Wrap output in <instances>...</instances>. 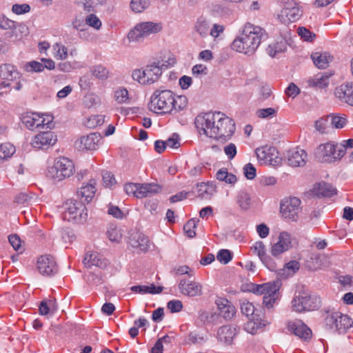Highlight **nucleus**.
<instances>
[{
    "mask_svg": "<svg viewBox=\"0 0 353 353\" xmlns=\"http://www.w3.org/2000/svg\"><path fill=\"white\" fill-rule=\"evenodd\" d=\"M163 29L161 22L143 21L137 23L128 33V38L130 41L139 42L151 35L160 32Z\"/></svg>",
    "mask_w": 353,
    "mask_h": 353,
    "instance_id": "nucleus-7",
    "label": "nucleus"
},
{
    "mask_svg": "<svg viewBox=\"0 0 353 353\" xmlns=\"http://www.w3.org/2000/svg\"><path fill=\"white\" fill-rule=\"evenodd\" d=\"M218 119L216 130H213V132H216V133L210 132V134L214 135V139L225 142L233 136L235 132V124L232 119L221 112ZM210 132L212 131L210 130Z\"/></svg>",
    "mask_w": 353,
    "mask_h": 353,
    "instance_id": "nucleus-11",
    "label": "nucleus"
},
{
    "mask_svg": "<svg viewBox=\"0 0 353 353\" xmlns=\"http://www.w3.org/2000/svg\"><path fill=\"white\" fill-rule=\"evenodd\" d=\"M288 164L292 167H303L307 161V154L301 148L290 150L287 154Z\"/></svg>",
    "mask_w": 353,
    "mask_h": 353,
    "instance_id": "nucleus-24",
    "label": "nucleus"
},
{
    "mask_svg": "<svg viewBox=\"0 0 353 353\" xmlns=\"http://www.w3.org/2000/svg\"><path fill=\"white\" fill-rule=\"evenodd\" d=\"M87 25L96 30H99L101 27V21L99 18L94 14H90L85 18Z\"/></svg>",
    "mask_w": 353,
    "mask_h": 353,
    "instance_id": "nucleus-54",
    "label": "nucleus"
},
{
    "mask_svg": "<svg viewBox=\"0 0 353 353\" xmlns=\"http://www.w3.org/2000/svg\"><path fill=\"white\" fill-rule=\"evenodd\" d=\"M114 99L120 104L125 103L129 100V93L125 88H118L114 91Z\"/></svg>",
    "mask_w": 353,
    "mask_h": 353,
    "instance_id": "nucleus-45",
    "label": "nucleus"
},
{
    "mask_svg": "<svg viewBox=\"0 0 353 353\" xmlns=\"http://www.w3.org/2000/svg\"><path fill=\"white\" fill-rule=\"evenodd\" d=\"M256 231L261 239L266 238L270 234V228L265 223H260L256 226Z\"/></svg>",
    "mask_w": 353,
    "mask_h": 353,
    "instance_id": "nucleus-62",
    "label": "nucleus"
},
{
    "mask_svg": "<svg viewBox=\"0 0 353 353\" xmlns=\"http://www.w3.org/2000/svg\"><path fill=\"white\" fill-rule=\"evenodd\" d=\"M92 74L97 79L105 80L109 76V72L106 68L101 65L93 67L91 70Z\"/></svg>",
    "mask_w": 353,
    "mask_h": 353,
    "instance_id": "nucleus-50",
    "label": "nucleus"
},
{
    "mask_svg": "<svg viewBox=\"0 0 353 353\" xmlns=\"http://www.w3.org/2000/svg\"><path fill=\"white\" fill-rule=\"evenodd\" d=\"M276 111L272 108L259 109L256 112V114L259 118H272L276 115Z\"/></svg>",
    "mask_w": 353,
    "mask_h": 353,
    "instance_id": "nucleus-57",
    "label": "nucleus"
},
{
    "mask_svg": "<svg viewBox=\"0 0 353 353\" xmlns=\"http://www.w3.org/2000/svg\"><path fill=\"white\" fill-rule=\"evenodd\" d=\"M37 267L43 276H50L58 272L57 263L53 256L50 255H43L38 258Z\"/></svg>",
    "mask_w": 353,
    "mask_h": 353,
    "instance_id": "nucleus-20",
    "label": "nucleus"
},
{
    "mask_svg": "<svg viewBox=\"0 0 353 353\" xmlns=\"http://www.w3.org/2000/svg\"><path fill=\"white\" fill-rule=\"evenodd\" d=\"M292 308L296 312H303L317 310L320 306V300L316 296L302 286L299 288L294 293L292 300Z\"/></svg>",
    "mask_w": 353,
    "mask_h": 353,
    "instance_id": "nucleus-3",
    "label": "nucleus"
},
{
    "mask_svg": "<svg viewBox=\"0 0 353 353\" xmlns=\"http://www.w3.org/2000/svg\"><path fill=\"white\" fill-rule=\"evenodd\" d=\"M167 307L171 312H178L182 310L183 304L179 300H172L168 303Z\"/></svg>",
    "mask_w": 353,
    "mask_h": 353,
    "instance_id": "nucleus-63",
    "label": "nucleus"
},
{
    "mask_svg": "<svg viewBox=\"0 0 353 353\" xmlns=\"http://www.w3.org/2000/svg\"><path fill=\"white\" fill-rule=\"evenodd\" d=\"M299 36L304 41L311 42L315 37L316 34L305 27H299L297 30Z\"/></svg>",
    "mask_w": 353,
    "mask_h": 353,
    "instance_id": "nucleus-53",
    "label": "nucleus"
},
{
    "mask_svg": "<svg viewBox=\"0 0 353 353\" xmlns=\"http://www.w3.org/2000/svg\"><path fill=\"white\" fill-rule=\"evenodd\" d=\"M0 76L4 79L13 81L19 77V73L14 65L6 63L1 65Z\"/></svg>",
    "mask_w": 353,
    "mask_h": 353,
    "instance_id": "nucleus-33",
    "label": "nucleus"
},
{
    "mask_svg": "<svg viewBox=\"0 0 353 353\" xmlns=\"http://www.w3.org/2000/svg\"><path fill=\"white\" fill-rule=\"evenodd\" d=\"M286 48L285 42H275L270 44L267 49V53L272 57H274L278 53L283 52Z\"/></svg>",
    "mask_w": 353,
    "mask_h": 353,
    "instance_id": "nucleus-43",
    "label": "nucleus"
},
{
    "mask_svg": "<svg viewBox=\"0 0 353 353\" xmlns=\"http://www.w3.org/2000/svg\"><path fill=\"white\" fill-rule=\"evenodd\" d=\"M288 329L296 336L305 340L312 336L311 330L301 320L289 322Z\"/></svg>",
    "mask_w": 353,
    "mask_h": 353,
    "instance_id": "nucleus-27",
    "label": "nucleus"
},
{
    "mask_svg": "<svg viewBox=\"0 0 353 353\" xmlns=\"http://www.w3.org/2000/svg\"><path fill=\"white\" fill-rule=\"evenodd\" d=\"M255 153L259 161L263 163L275 165L279 162L278 152L274 147L265 145L258 148Z\"/></svg>",
    "mask_w": 353,
    "mask_h": 353,
    "instance_id": "nucleus-22",
    "label": "nucleus"
},
{
    "mask_svg": "<svg viewBox=\"0 0 353 353\" xmlns=\"http://www.w3.org/2000/svg\"><path fill=\"white\" fill-rule=\"evenodd\" d=\"M281 286V283L280 281L268 282L263 284L251 283L249 291L257 295H263V303L264 305L268 308H271L279 298V289Z\"/></svg>",
    "mask_w": 353,
    "mask_h": 353,
    "instance_id": "nucleus-6",
    "label": "nucleus"
},
{
    "mask_svg": "<svg viewBox=\"0 0 353 353\" xmlns=\"http://www.w3.org/2000/svg\"><path fill=\"white\" fill-rule=\"evenodd\" d=\"M168 68V65L161 61H154L147 65L143 70L132 71V77L143 85H150L157 82L162 74V71Z\"/></svg>",
    "mask_w": 353,
    "mask_h": 353,
    "instance_id": "nucleus-5",
    "label": "nucleus"
},
{
    "mask_svg": "<svg viewBox=\"0 0 353 353\" xmlns=\"http://www.w3.org/2000/svg\"><path fill=\"white\" fill-rule=\"evenodd\" d=\"M0 29L12 30L10 37L14 36L19 40L29 33L28 28L24 23L12 21L2 13H0Z\"/></svg>",
    "mask_w": 353,
    "mask_h": 353,
    "instance_id": "nucleus-15",
    "label": "nucleus"
},
{
    "mask_svg": "<svg viewBox=\"0 0 353 353\" xmlns=\"http://www.w3.org/2000/svg\"><path fill=\"white\" fill-rule=\"evenodd\" d=\"M301 10L294 0H287L279 17L283 23L294 22L301 16Z\"/></svg>",
    "mask_w": 353,
    "mask_h": 353,
    "instance_id": "nucleus-17",
    "label": "nucleus"
},
{
    "mask_svg": "<svg viewBox=\"0 0 353 353\" xmlns=\"http://www.w3.org/2000/svg\"><path fill=\"white\" fill-rule=\"evenodd\" d=\"M318 194L330 197L336 194V190L332 185L323 182L319 184Z\"/></svg>",
    "mask_w": 353,
    "mask_h": 353,
    "instance_id": "nucleus-44",
    "label": "nucleus"
},
{
    "mask_svg": "<svg viewBox=\"0 0 353 353\" xmlns=\"http://www.w3.org/2000/svg\"><path fill=\"white\" fill-rule=\"evenodd\" d=\"M188 105V99L185 96H176L170 90H157L150 98L149 108L156 114H172L179 112Z\"/></svg>",
    "mask_w": 353,
    "mask_h": 353,
    "instance_id": "nucleus-1",
    "label": "nucleus"
},
{
    "mask_svg": "<svg viewBox=\"0 0 353 353\" xmlns=\"http://www.w3.org/2000/svg\"><path fill=\"white\" fill-rule=\"evenodd\" d=\"M179 289L183 295L196 296L202 294V285L194 281L181 279L179 283Z\"/></svg>",
    "mask_w": 353,
    "mask_h": 353,
    "instance_id": "nucleus-25",
    "label": "nucleus"
},
{
    "mask_svg": "<svg viewBox=\"0 0 353 353\" xmlns=\"http://www.w3.org/2000/svg\"><path fill=\"white\" fill-rule=\"evenodd\" d=\"M99 134L90 133L83 136L75 141V146L79 150H95L101 141Z\"/></svg>",
    "mask_w": 353,
    "mask_h": 353,
    "instance_id": "nucleus-21",
    "label": "nucleus"
},
{
    "mask_svg": "<svg viewBox=\"0 0 353 353\" xmlns=\"http://www.w3.org/2000/svg\"><path fill=\"white\" fill-rule=\"evenodd\" d=\"M220 112H210L205 114H201L196 116L194 121L196 128L199 134L205 135L207 137L214 139V135L210 134V130H216L218 117ZM213 133V132H212ZM216 132H214V134Z\"/></svg>",
    "mask_w": 353,
    "mask_h": 353,
    "instance_id": "nucleus-9",
    "label": "nucleus"
},
{
    "mask_svg": "<svg viewBox=\"0 0 353 353\" xmlns=\"http://www.w3.org/2000/svg\"><path fill=\"white\" fill-rule=\"evenodd\" d=\"M53 56L57 60H65L68 56V48L61 43L52 46Z\"/></svg>",
    "mask_w": 353,
    "mask_h": 353,
    "instance_id": "nucleus-39",
    "label": "nucleus"
},
{
    "mask_svg": "<svg viewBox=\"0 0 353 353\" xmlns=\"http://www.w3.org/2000/svg\"><path fill=\"white\" fill-rule=\"evenodd\" d=\"M102 178L103 183L106 187H111L116 183L114 174L109 171L103 172Z\"/></svg>",
    "mask_w": 353,
    "mask_h": 353,
    "instance_id": "nucleus-59",
    "label": "nucleus"
},
{
    "mask_svg": "<svg viewBox=\"0 0 353 353\" xmlns=\"http://www.w3.org/2000/svg\"><path fill=\"white\" fill-rule=\"evenodd\" d=\"M105 121V117L103 115H92L88 118L85 122V125L89 128H94L97 126L101 125Z\"/></svg>",
    "mask_w": 353,
    "mask_h": 353,
    "instance_id": "nucleus-49",
    "label": "nucleus"
},
{
    "mask_svg": "<svg viewBox=\"0 0 353 353\" xmlns=\"http://www.w3.org/2000/svg\"><path fill=\"white\" fill-rule=\"evenodd\" d=\"M238 333V329L234 325H223L219 328L216 333L217 339L224 344H231Z\"/></svg>",
    "mask_w": 353,
    "mask_h": 353,
    "instance_id": "nucleus-28",
    "label": "nucleus"
},
{
    "mask_svg": "<svg viewBox=\"0 0 353 353\" xmlns=\"http://www.w3.org/2000/svg\"><path fill=\"white\" fill-rule=\"evenodd\" d=\"M235 314L236 309L232 304L228 305L225 309H223L220 312V314L226 320L233 318Z\"/></svg>",
    "mask_w": 353,
    "mask_h": 353,
    "instance_id": "nucleus-60",
    "label": "nucleus"
},
{
    "mask_svg": "<svg viewBox=\"0 0 353 353\" xmlns=\"http://www.w3.org/2000/svg\"><path fill=\"white\" fill-rule=\"evenodd\" d=\"M57 141V135L54 132L46 130L40 132L31 140V145L38 150H48Z\"/></svg>",
    "mask_w": 353,
    "mask_h": 353,
    "instance_id": "nucleus-16",
    "label": "nucleus"
},
{
    "mask_svg": "<svg viewBox=\"0 0 353 353\" xmlns=\"http://www.w3.org/2000/svg\"><path fill=\"white\" fill-rule=\"evenodd\" d=\"M150 4V0H132L130 2V8L134 12L140 13L147 9Z\"/></svg>",
    "mask_w": 353,
    "mask_h": 353,
    "instance_id": "nucleus-47",
    "label": "nucleus"
},
{
    "mask_svg": "<svg viewBox=\"0 0 353 353\" xmlns=\"http://www.w3.org/2000/svg\"><path fill=\"white\" fill-rule=\"evenodd\" d=\"M128 245L137 252H146L150 246L147 236L139 232L133 231L129 234Z\"/></svg>",
    "mask_w": 353,
    "mask_h": 353,
    "instance_id": "nucleus-19",
    "label": "nucleus"
},
{
    "mask_svg": "<svg viewBox=\"0 0 353 353\" xmlns=\"http://www.w3.org/2000/svg\"><path fill=\"white\" fill-rule=\"evenodd\" d=\"M83 263L88 267L94 265L99 268H103L106 265V262L102 259L99 253L95 252H87L83 259Z\"/></svg>",
    "mask_w": 353,
    "mask_h": 353,
    "instance_id": "nucleus-31",
    "label": "nucleus"
},
{
    "mask_svg": "<svg viewBox=\"0 0 353 353\" xmlns=\"http://www.w3.org/2000/svg\"><path fill=\"white\" fill-rule=\"evenodd\" d=\"M192 73L196 77L206 75L208 73V68L205 65L196 64L192 67Z\"/></svg>",
    "mask_w": 353,
    "mask_h": 353,
    "instance_id": "nucleus-64",
    "label": "nucleus"
},
{
    "mask_svg": "<svg viewBox=\"0 0 353 353\" xmlns=\"http://www.w3.org/2000/svg\"><path fill=\"white\" fill-rule=\"evenodd\" d=\"M241 310L248 319L254 318V319L258 320L259 315L256 312V310L252 303L247 301H243L241 304Z\"/></svg>",
    "mask_w": 353,
    "mask_h": 353,
    "instance_id": "nucleus-37",
    "label": "nucleus"
},
{
    "mask_svg": "<svg viewBox=\"0 0 353 353\" xmlns=\"http://www.w3.org/2000/svg\"><path fill=\"white\" fill-rule=\"evenodd\" d=\"M223 151L228 159L232 160L236 154L237 149L234 143H230L223 148Z\"/></svg>",
    "mask_w": 353,
    "mask_h": 353,
    "instance_id": "nucleus-58",
    "label": "nucleus"
},
{
    "mask_svg": "<svg viewBox=\"0 0 353 353\" xmlns=\"http://www.w3.org/2000/svg\"><path fill=\"white\" fill-rule=\"evenodd\" d=\"M216 192V187L212 183H201L196 186L197 196L204 199H209Z\"/></svg>",
    "mask_w": 353,
    "mask_h": 353,
    "instance_id": "nucleus-32",
    "label": "nucleus"
},
{
    "mask_svg": "<svg viewBox=\"0 0 353 353\" xmlns=\"http://www.w3.org/2000/svg\"><path fill=\"white\" fill-rule=\"evenodd\" d=\"M236 202L243 210H248L252 205V200L250 194L245 191H241L236 196Z\"/></svg>",
    "mask_w": 353,
    "mask_h": 353,
    "instance_id": "nucleus-38",
    "label": "nucleus"
},
{
    "mask_svg": "<svg viewBox=\"0 0 353 353\" xmlns=\"http://www.w3.org/2000/svg\"><path fill=\"white\" fill-rule=\"evenodd\" d=\"M315 155L322 163H332L341 160L345 155V148L338 143L327 142L318 146Z\"/></svg>",
    "mask_w": 353,
    "mask_h": 353,
    "instance_id": "nucleus-8",
    "label": "nucleus"
},
{
    "mask_svg": "<svg viewBox=\"0 0 353 353\" xmlns=\"http://www.w3.org/2000/svg\"><path fill=\"white\" fill-rule=\"evenodd\" d=\"M22 123L30 130L37 129H51L53 117L50 114L37 112H26L21 116Z\"/></svg>",
    "mask_w": 353,
    "mask_h": 353,
    "instance_id": "nucleus-10",
    "label": "nucleus"
},
{
    "mask_svg": "<svg viewBox=\"0 0 353 353\" xmlns=\"http://www.w3.org/2000/svg\"><path fill=\"white\" fill-rule=\"evenodd\" d=\"M160 187L155 183L139 184V192H137V198H143L149 196L160 191Z\"/></svg>",
    "mask_w": 353,
    "mask_h": 353,
    "instance_id": "nucleus-34",
    "label": "nucleus"
},
{
    "mask_svg": "<svg viewBox=\"0 0 353 353\" xmlns=\"http://www.w3.org/2000/svg\"><path fill=\"white\" fill-rule=\"evenodd\" d=\"M96 180L92 179L87 183H83L81 188H79L77 194L81 199H83L84 201L89 203L92 201L94 196L97 188Z\"/></svg>",
    "mask_w": 353,
    "mask_h": 353,
    "instance_id": "nucleus-29",
    "label": "nucleus"
},
{
    "mask_svg": "<svg viewBox=\"0 0 353 353\" xmlns=\"http://www.w3.org/2000/svg\"><path fill=\"white\" fill-rule=\"evenodd\" d=\"M27 72H41L44 70V66L42 62L31 61L26 63L23 67Z\"/></svg>",
    "mask_w": 353,
    "mask_h": 353,
    "instance_id": "nucleus-46",
    "label": "nucleus"
},
{
    "mask_svg": "<svg viewBox=\"0 0 353 353\" xmlns=\"http://www.w3.org/2000/svg\"><path fill=\"white\" fill-rule=\"evenodd\" d=\"M16 150L14 146L10 143H3L0 144V162L10 158Z\"/></svg>",
    "mask_w": 353,
    "mask_h": 353,
    "instance_id": "nucleus-40",
    "label": "nucleus"
},
{
    "mask_svg": "<svg viewBox=\"0 0 353 353\" xmlns=\"http://www.w3.org/2000/svg\"><path fill=\"white\" fill-rule=\"evenodd\" d=\"M331 128L342 129L348 123L347 117L345 114H329Z\"/></svg>",
    "mask_w": 353,
    "mask_h": 353,
    "instance_id": "nucleus-36",
    "label": "nucleus"
},
{
    "mask_svg": "<svg viewBox=\"0 0 353 353\" xmlns=\"http://www.w3.org/2000/svg\"><path fill=\"white\" fill-rule=\"evenodd\" d=\"M30 6L27 3L14 4L12 7V11L16 14H23L29 12Z\"/></svg>",
    "mask_w": 353,
    "mask_h": 353,
    "instance_id": "nucleus-56",
    "label": "nucleus"
},
{
    "mask_svg": "<svg viewBox=\"0 0 353 353\" xmlns=\"http://www.w3.org/2000/svg\"><path fill=\"white\" fill-rule=\"evenodd\" d=\"M216 257L223 264L228 263L232 259V253L228 250H221L218 252Z\"/></svg>",
    "mask_w": 353,
    "mask_h": 353,
    "instance_id": "nucleus-55",
    "label": "nucleus"
},
{
    "mask_svg": "<svg viewBox=\"0 0 353 353\" xmlns=\"http://www.w3.org/2000/svg\"><path fill=\"white\" fill-rule=\"evenodd\" d=\"M329 75L326 74L325 72H321L310 79L308 83L310 86L323 88L329 85Z\"/></svg>",
    "mask_w": 353,
    "mask_h": 353,
    "instance_id": "nucleus-35",
    "label": "nucleus"
},
{
    "mask_svg": "<svg viewBox=\"0 0 353 353\" xmlns=\"http://www.w3.org/2000/svg\"><path fill=\"white\" fill-rule=\"evenodd\" d=\"M292 247L291 236L286 232H281L276 243L272 244L270 252L274 257L280 256Z\"/></svg>",
    "mask_w": 353,
    "mask_h": 353,
    "instance_id": "nucleus-18",
    "label": "nucleus"
},
{
    "mask_svg": "<svg viewBox=\"0 0 353 353\" xmlns=\"http://www.w3.org/2000/svg\"><path fill=\"white\" fill-rule=\"evenodd\" d=\"M334 93L340 102L353 106V83L341 84L335 88Z\"/></svg>",
    "mask_w": 353,
    "mask_h": 353,
    "instance_id": "nucleus-23",
    "label": "nucleus"
},
{
    "mask_svg": "<svg viewBox=\"0 0 353 353\" xmlns=\"http://www.w3.org/2000/svg\"><path fill=\"white\" fill-rule=\"evenodd\" d=\"M107 235L109 240L112 242L119 243L122 239V233L120 228L112 224L109 225L107 230Z\"/></svg>",
    "mask_w": 353,
    "mask_h": 353,
    "instance_id": "nucleus-42",
    "label": "nucleus"
},
{
    "mask_svg": "<svg viewBox=\"0 0 353 353\" xmlns=\"http://www.w3.org/2000/svg\"><path fill=\"white\" fill-rule=\"evenodd\" d=\"M166 147L170 148H178L180 146L179 137L176 133L172 134V136L168 139L165 141Z\"/></svg>",
    "mask_w": 353,
    "mask_h": 353,
    "instance_id": "nucleus-61",
    "label": "nucleus"
},
{
    "mask_svg": "<svg viewBox=\"0 0 353 353\" xmlns=\"http://www.w3.org/2000/svg\"><path fill=\"white\" fill-rule=\"evenodd\" d=\"M194 29L202 37H205L208 33L209 26L206 19L199 18L196 21Z\"/></svg>",
    "mask_w": 353,
    "mask_h": 353,
    "instance_id": "nucleus-48",
    "label": "nucleus"
},
{
    "mask_svg": "<svg viewBox=\"0 0 353 353\" xmlns=\"http://www.w3.org/2000/svg\"><path fill=\"white\" fill-rule=\"evenodd\" d=\"M248 319L249 321L244 325V330L248 333L254 334L260 327L261 323L259 322V317H258V320L254 319V318H250Z\"/></svg>",
    "mask_w": 353,
    "mask_h": 353,
    "instance_id": "nucleus-51",
    "label": "nucleus"
},
{
    "mask_svg": "<svg viewBox=\"0 0 353 353\" xmlns=\"http://www.w3.org/2000/svg\"><path fill=\"white\" fill-rule=\"evenodd\" d=\"M197 222H198V221L192 219L189 220L184 225L183 230H184L185 233L186 234V235L188 237L192 238V237L195 236V235H196L195 229L196 227Z\"/></svg>",
    "mask_w": 353,
    "mask_h": 353,
    "instance_id": "nucleus-52",
    "label": "nucleus"
},
{
    "mask_svg": "<svg viewBox=\"0 0 353 353\" xmlns=\"http://www.w3.org/2000/svg\"><path fill=\"white\" fill-rule=\"evenodd\" d=\"M251 249L252 250L253 252L256 254L261 262L271 271H275L276 270V264L272 261L270 256H269L266 254V249L264 243L261 241H258L254 243V244L252 246Z\"/></svg>",
    "mask_w": 353,
    "mask_h": 353,
    "instance_id": "nucleus-26",
    "label": "nucleus"
},
{
    "mask_svg": "<svg viewBox=\"0 0 353 353\" xmlns=\"http://www.w3.org/2000/svg\"><path fill=\"white\" fill-rule=\"evenodd\" d=\"M316 130L321 134L328 133L331 128L329 115L323 117L315 122Z\"/></svg>",
    "mask_w": 353,
    "mask_h": 353,
    "instance_id": "nucleus-41",
    "label": "nucleus"
},
{
    "mask_svg": "<svg viewBox=\"0 0 353 353\" xmlns=\"http://www.w3.org/2000/svg\"><path fill=\"white\" fill-rule=\"evenodd\" d=\"M265 35L263 28L248 22L243 26L241 34L232 43L231 48L239 53L252 56Z\"/></svg>",
    "mask_w": 353,
    "mask_h": 353,
    "instance_id": "nucleus-2",
    "label": "nucleus"
},
{
    "mask_svg": "<svg viewBox=\"0 0 353 353\" xmlns=\"http://www.w3.org/2000/svg\"><path fill=\"white\" fill-rule=\"evenodd\" d=\"M314 64L319 68H325L332 60V57L329 52H316L311 54Z\"/></svg>",
    "mask_w": 353,
    "mask_h": 353,
    "instance_id": "nucleus-30",
    "label": "nucleus"
},
{
    "mask_svg": "<svg viewBox=\"0 0 353 353\" xmlns=\"http://www.w3.org/2000/svg\"><path fill=\"white\" fill-rule=\"evenodd\" d=\"M65 210L63 213V219L68 221H81L85 219L86 208L82 202L69 199L64 204Z\"/></svg>",
    "mask_w": 353,
    "mask_h": 353,
    "instance_id": "nucleus-13",
    "label": "nucleus"
},
{
    "mask_svg": "<svg viewBox=\"0 0 353 353\" xmlns=\"http://www.w3.org/2000/svg\"><path fill=\"white\" fill-rule=\"evenodd\" d=\"M325 323L328 329L343 333L352 326L353 321L346 314L334 312L327 315Z\"/></svg>",
    "mask_w": 353,
    "mask_h": 353,
    "instance_id": "nucleus-12",
    "label": "nucleus"
},
{
    "mask_svg": "<svg viewBox=\"0 0 353 353\" xmlns=\"http://www.w3.org/2000/svg\"><path fill=\"white\" fill-rule=\"evenodd\" d=\"M301 200L297 197H290L283 199L280 205V212L282 216L292 221H296L301 212Z\"/></svg>",
    "mask_w": 353,
    "mask_h": 353,
    "instance_id": "nucleus-14",
    "label": "nucleus"
},
{
    "mask_svg": "<svg viewBox=\"0 0 353 353\" xmlns=\"http://www.w3.org/2000/svg\"><path fill=\"white\" fill-rule=\"evenodd\" d=\"M75 172L74 162L67 157H57L52 165L46 170V176L54 182H60L70 178Z\"/></svg>",
    "mask_w": 353,
    "mask_h": 353,
    "instance_id": "nucleus-4",
    "label": "nucleus"
}]
</instances>
